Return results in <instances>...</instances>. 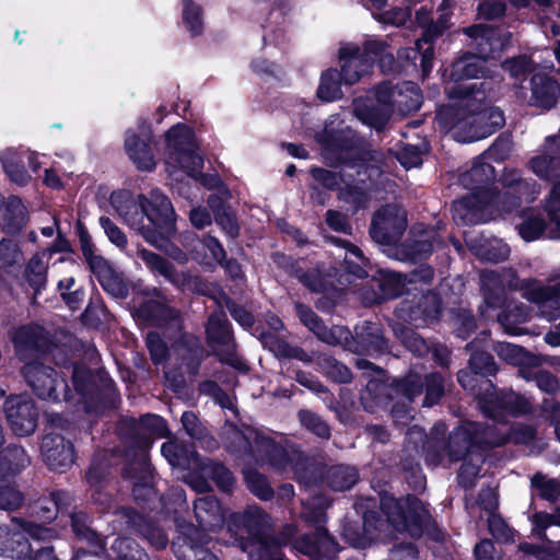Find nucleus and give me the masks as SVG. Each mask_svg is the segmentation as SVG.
<instances>
[{
    "instance_id": "nucleus-48",
    "label": "nucleus",
    "mask_w": 560,
    "mask_h": 560,
    "mask_svg": "<svg viewBox=\"0 0 560 560\" xmlns=\"http://www.w3.org/2000/svg\"><path fill=\"white\" fill-rule=\"evenodd\" d=\"M532 486L535 487L539 495L550 502H556L560 498V481L553 478H547L537 472L532 478Z\"/></svg>"
},
{
    "instance_id": "nucleus-16",
    "label": "nucleus",
    "mask_w": 560,
    "mask_h": 560,
    "mask_svg": "<svg viewBox=\"0 0 560 560\" xmlns=\"http://www.w3.org/2000/svg\"><path fill=\"white\" fill-rule=\"evenodd\" d=\"M424 386L425 397L423 406L431 407L442 398L445 392V380L443 375L439 373L429 374L424 378L418 374L411 373L396 382L395 390L409 401H412L416 396L422 394Z\"/></svg>"
},
{
    "instance_id": "nucleus-24",
    "label": "nucleus",
    "mask_w": 560,
    "mask_h": 560,
    "mask_svg": "<svg viewBox=\"0 0 560 560\" xmlns=\"http://www.w3.org/2000/svg\"><path fill=\"white\" fill-rule=\"evenodd\" d=\"M532 103L540 108L549 109L560 95V85L551 77L535 73L532 78Z\"/></svg>"
},
{
    "instance_id": "nucleus-39",
    "label": "nucleus",
    "mask_w": 560,
    "mask_h": 560,
    "mask_svg": "<svg viewBox=\"0 0 560 560\" xmlns=\"http://www.w3.org/2000/svg\"><path fill=\"white\" fill-rule=\"evenodd\" d=\"M327 483L336 491L350 489L358 481V471L349 466H335L327 471Z\"/></svg>"
},
{
    "instance_id": "nucleus-8",
    "label": "nucleus",
    "mask_w": 560,
    "mask_h": 560,
    "mask_svg": "<svg viewBox=\"0 0 560 560\" xmlns=\"http://www.w3.org/2000/svg\"><path fill=\"white\" fill-rule=\"evenodd\" d=\"M327 505L322 497H315L312 503L304 504L302 515L307 522L316 524L315 534L313 536L304 535L295 541V548L299 551L315 560L327 557L336 550L334 539L323 526Z\"/></svg>"
},
{
    "instance_id": "nucleus-40",
    "label": "nucleus",
    "mask_w": 560,
    "mask_h": 560,
    "mask_svg": "<svg viewBox=\"0 0 560 560\" xmlns=\"http://www.w3.org/2000/svg\"><path fill=\"white\" fill-rule=\"evenodd\" d=\"M58 290L65 303L72 310H78L84 300V291L75 281L73 275L66 276L58 281Z\"/></svg>"
},
{
    "instance_id": "nucleus-49",
    "label": "nucleus",
    "mask_w": 560,
    "mask_h": 560,
    "mask_svg": "<svg viewBox=\"0 0 560 560\" xmlns=\"http://www.w3.org/2000/svg\"><path fill=\"white\" fill-rule=\"evenodd\" d=\"M164 428V421L161 417L155 415H147L142 417L136 425L137 431H143L144 439L142 441V447H148L152 443L151 435L161 434Z\"/></svg>"
},
{
    "instance_id": "nucleus-37",
    "label": "nucleus",
    "mask_w": 560,
    "mask_h": 560,
    "mask_svg": "<svg viewBox=\"0 0 560 560\" xmlns=\"http://www.w3.org/2000/svg\"><path fill=\"white\" fill-rule=\"evenodd\" d=\"M162 455L172 466L186 467L195 459V451L190 445L176 441L165 442L161 447Z\"/></svg>"
},
{
    "instance_id": "nucleus-12",
    "label": "nucleus",
    "mask_w": 560,
    "mask_h": 560,
    "mask_svg": "<svg viewBox=\"0 0 560 560\" xmlns=\"http://www.w3.org/2000/svg\"><path fill=\"white\" fill-rule=\"evenodd\" d=\"M22 374L34 394L42 399L58 400L60 395L67 397V384L58 377L57 372L39 360L27 362Z\"/></svg>"
},
{
    "instance_id": "nucleus-35",
    "label": "nucleus",
    "mask_w": 560,
    "mask_h": 560,
    "mask_svg": "<svg viewBox=\"0 0 560 560\" xmlns=\"http://www.w3.org/2000/svg\"><path fill=\"white\" fill-rule=\"evenodd\" d=\"M49 255L47 253L35 254L28 261L25 276L31 287L38 292L47 281Z\"/></svg>"
},
{
    "instance_id": "nucleus-14",
    "label": "nucleus",
    "mask_w": 560,
    "mask_h": 560,
    "mask_svg": "<svg viewBox=\"0 0 560 560\" xmlns=\"http://www.w3.org/2000/svg\"><path fill=\"white\" fill-rule=\"evenodd\" d=\"M407 228L406 211L397 205L382 207L373 217L370 233L380 244H394Z\"/></svg>"
},
{
    "instance_id": "nucleus-18",
    "label": "nucleus",
    "mask_w": 560,
    "mask_h": 560,
    "mask_svg": "<svg viewBox=\"0 0 560 560\" xmlns=\"http://www.w3.org/2000/svg\"><path fill=\"white\" fill-rule=\"evenodd\" d=\"M4 410L12 431L21 436L32 434L37 425L38 412L34 401L25 396H13L5 400Z\"/></svg>"
},
{
    "instance_id": "nucleus-36",
    "label": "nucleus",
    "mask_w": 560,
    "mask_h": 560,
    "mask_svg": "<svg viewBox=\"0 0 560 560\" xmlns=\"http://www.w3.org/2000/svg\"><path fill=\"white\" fill-rule=\"evenodd\" d=\"M475 254L485 261L500 262L509 257V246L500 240H488L483 244H474V241L468 242Z\"/></svg>"
},
{
    "instance_id": "nucleus-19",
    "label": "nucleus",
    "mask_w": 560,
    "mask_h": 560,
    "mask_svg": "<svg viewBox=\"0 0 560 560\" xmlns=\"http://www.w3.org/2000/svg\"><path fill=\"white\" fill-rule=\"evenodd\" d=\"M151 131L147 125L139 127V131L128 130L125 138V150L129 159L141 171H152L155 167V158L151 148Z\"/></svg>"
},
{
    "instance_id": "nucleus-2",
    "label": "nucleus",
    "mask_w": 560,
    "mask_h": 560,
    "mask_svg": "<svg viewBox=\"0 0 560 560\" xmlns=\"http://www.w3.org/2000/svg\"><path fill=\"white\" fill-rule=\"evenodd\" d=\"M510 152V141L497 140L489 150L478 158L471 168L459 176L460 184L471 194L453 205V218L462 224H475L488 219L487 210L495 200L489 185L495 177L493 166L486 159L503 160Z\"/></svg>"
},
{
    "instance_id": "nucleus-10",
    "label": "nucleus",
    "mask_w": 560,
    "mask_h": 560,
    "mask_svg": "<svg viewBox=\"0 0 560 560\" xmlns=\"http://www.w3.org/2000/svg\"><path fill=\"white\" fill-rule=\"evenodd\" d=\"M549 280L553 283L542 284L538 280L524 279L521 284L513 285L520 288L524 299L537 305L541 317L551 322L560 317V270L553 272Z\"/></svg>"
},
{
    "instance_id": "nucleus-62",
    "label": "nucleus",
    "mask_w": 560,
    "mask_h": 560,
    "mask_svg": "<svg viewBox=\"0 0 560 560\" xmlns=\"http://www.w3.org/2000/svg\"><path fill=\"white\" fill-rule=\"evenodd\" d=\"M147 346L151 355L152 361L155 364L162 363L167 354V348L164 341L161 339L159 334L150 332L147 336Z\"/></svg>"
},
{
    "instance_id": "nucleus-21",
    "label": "nucleus",
    "mask_w": 560,
    "mask_h": 560,
    "mask_svg": "<svg viewBox=\"0 0 560 560\" xmlns=\"http://www.w3.org/2000/svg\"><path fill=\"white\" fill-rule=\"evenodd\" d=\"M16 355L25 364L38 360L44 353L47 338L39 327L25 326L19 328L13 338Z\"/></svg>"
},
{
    "instance_id": "nucleus-58",
    "label": "nucleus",
    "mask_w": 560,
    "mask_h": 560,
    "mask_svg": "<svg viewBox=\"0 0 560 560\" xmlns=\"http://www.w3.org/2000/svg\"><path fill=\"white\" fill-rule=\"evenodd\" d=\"M100 224L103 228L108 240L118 248L124 249L127 246V236L125 233L107 217L100 218Z\"/></svg>"
},
{
    "instance_id": "nucleus-30",
    "label": "nucleus",
    "mask_w": 560,
    "mask_h": 560,
    "mask_svg": "<svg viewBox=\"0 0 560 560\" xmlns=\"http://www.w3.org/2000/svg\"><path fill=\"white\" fill-rule=\"evenodd\" d=\"M494 312H492L493 316L491 318L497 317L505 332L516 336L525 332L518 325L526 322L529 316L526 305L509 303L501 313L494 314Z\"/></svg>"
},
{
    "instance_id": "nucleus-20",
    "label": "nucleus",
    "mask_w": 560,
    "mask_h": 560,
    "mask_svg": "<svg viewBox=\"0 0 560 560\" xmlns=\"http://www.w3.org/2000/svg\"><path fill=\"white\" fill-rule=\"evenodd\" d=\"M351 171V166L343 167L339 174L325 168H313L312 176L316 182L329 189L337 187L341 182L346 183L349 189L341 191V198L346 201H351L354 205V209H358L365 205L368 197L361 189L352 185Z\"/></svg>"
},
{
    "instance_id": "nucleus-43",
    "label": "nucleus",
    "mask_w": 560,
    "mask_h": 560,
    "mask_svg": "<svg viewBox=\"0 0 560 560\" xmlns=\"http://www.w3.org/2000/svg\"><path fill=\"white\" fill-rule=\"evenodd\" d=\"M476 424L479 427L478 432L474 433V441L477 450H479L480 445L494 447L508 442L506 429L500 430L494 425L485 427L479 423Z\"/></svg>"
},
{
    "instance_id": "nucleus-52",
    "label": "nucleus",
    "mask_w": 560,
    "mask_h": 560,
    "mask_svg": "<svg viewBox=\"0 0 560 560\" xmlns=\"http://www.w3.org/2000/svg\"><path fill=\"white\" fill-rule=\"evenodd\" d=\"M301 423L311 432L323 439H328L330 430L327 423L316 413L308 410H301L299 412Z\"/></svg>"
},
{
    "instance_id": "nucleus-13",
    "label": "nucleus",
    "mask_w": 560,
    "mask_h": 560,
    "mask_svg": "<svg viewBox=\"0 0 560 560\" xmlns=\"http://www.w3.org/2000/svg\"><path fill=\"white\" fill-rule=\"evenodd\" d=\"M479 427L475 422H465L456 428L448 438L447 443L443 446L442 453L436 452L433 445L427 453V462L431 465H439L447 457L450 462H458L466 455L477 450L474 441V433H477Z\"/></svg>"
},
{
    "instance_id": "nucleus-46",
    "label": "nucleus",
    "mask_w": 560,
    "mask_h": 560,
    "mask_svg": "<svg viewBox=\"0 0 560 560\" xmlns=\"http://www.w3.org/2000/svg\"><path fill=\"white\" fill-rule=\"evenodd\" d=\"M494 351L499 358L512 365H522L530 361V355L516 345L498 342L494 346Z\"/></svg>"
},
{
    "instance_id": "nucleus-42",
    "label": "nucleus",
    "mask_w": 560,
    "mask_h": 560,
    "mask_svg": "<svg viewBox=\"0 0 560 560\" xmlns=\"http://www.w3.org/2000/svg\"><path fill=\"white\" fill-rule=\"evenodd\" d=\"M319 370L336 383H348L351 381L350 370L332 357L323 354L317 358Z\"/></svg>"
},
{
    "instance_id": "nucleus-32",
    "label": "nucleus",
    "mask_w": 560,
    "mask_h": 560,
    "mask_svg": "<svg viewBox=\"0 0 560 560\" xmlns=\"http://www.w3.org/2000/svg\"><path fill=\"white\" fill-rule=\"evenodd\" d=\"M1 162L4 172L13 183L24 186L30 182L31 176L24 167L21 153L13 149H7L1 154Z\"/></svg>"
},
{
    "instance_id": "nucleus-4",
    "label": "nucleus",
    "mask_w": 560,
    "mask_h": 560,
    "mask_svg": "<svg viewBox=\"0 0 560 560\" xmlns=\"http://www.w3.org/2000/svg\"><path fill=\"white\" fill-rule=\"evenodd\" d=\"M376 105L370 100L357 98L353 103L354 115L363 124L377 130L382 129L394 112L406 115L420 108L422 95L412 82L392 85L383 82L374 92Z\"/></svg>"
},
{
    "instance_id": "nucleus-9",
    "label": "nucleus",
    "mask_w": 560,
    "mask_h": 560,
    "mask_svg": "<svg viewBox=\"0 0 560 560\" xmlns=\"http://www.w3.org/2000/svg\"><path fill=\"white\" fill-rule=\"evenodd\" d=\"M27 535L37 540H50L56 533L51 528L14 517L10 525L0 524V551L9 552L12 557L26 556L31 551Z\"/></svg>"
},
{
    "instance_id": "nucleus-26",
    "label": "nucleus",
    "mask_w": 560,
    "mask_h": 560,
    "mask_svg": "<svg viewBox=\"0 0 560 560\" xmlns=\"http://www.w3.org/2000/svg\"><path fill=\"white\" fill-rule=\"evenodd\" d=\"M463 32L471 39L470 45L478 50V57L487 60L497 50L502 49L503 45L497 39L495 30L487 25H471L465 27Z\"/></svg>"
},
{
    "instance_id": "nucleus-5",
    "label": "nucleus",
    "mask_w": 560,
    "mask_h": 560,
    "mask_svg": "<svg viewBox=\"0 0 560 560\" xmlns=\"http://www.w3.org/2000/svg\"><path fill=\"white\" fill-rule=\"evenodd\" d=\"M270 527L269 515L256 505L233 513L228 521L229 532L249 560H282L280 544L268 536Z\"/></svg>"
},
{
    "instance_id": "nucleus-31",
    "label": "nucleus",
    "mask_w": 560,
    "mask_h": 560,
    "mask_svg": "<svg viewBox=\"0 0 560 560\" xmlns=\"http://www.w3.org/2000/svg\"><path fill=\"white\" fill-rule=\"evenodd\" d=\"M501 182L504 187L517 194V200L524 199L530 202L538 194L537 186L534 182L522 179L520 173L515 170H505L502 174Z\"/></svg>"
},
{
    "instance_id": "nucleus-1",
    "label": "nucleus",
    "mask_w": 560,
    "mask_h": 560,
    "mask_svg": "<svg viewBox=\"0 0 560 560\" xmlns=\"http://www.w3.org/2000/svg\"><path fill=\"white\" fill-rule=\"evenodd\" d=\"M485 82L447 86L452 103L442 107L436 120L444 131H453L459 142H472L490 136L504 124L498 108L486 107Z\"/></svg>"
},
{
    "instance_id": "nucleus-38",
    "label": "nucleus",
    "mask_w": 560,
    "mask_h": 560,
    "mask_svg": "<svg viewBox=\"0 0 560 560\" xmlns=\"http://www.w3.org/2000/svg\"><path fill=\"white\" fill-rule=\"evenodd\" d=\"M3 210L2 219L10 232H16L22 229L26 221V209L22 201L16 197H10L1 205Z\"/></svg>"
},
{
    "instance_id": "nucleus-50",
    "label": "nucleus",
    "mask_w": 560,
    "mask_h": 560,
    "mask_svg": "<svg viewBox=\"0 0 560 560\" xmlns=\"http://www.w3.org/2000/svg\"><path fill=\"white\" fill-rule=\"evenodd\" d=\"M244 478L248 489L258 498L262 500L270 499L273 491L268 483L267 479L259 472L248 469L244 471Z\"/></svg>"
},
{
    "instance_id": "nucleus-25",
    "label": "nucleus",
    "mask_w": 560,
    "mask_h": 560,
    "mask_svg": "<svg viewBox=\"0 0 560 560\" xmlns=\"http://www.w3.org/2000/svg\"><path fill=\"white\" fill-rule=\"evenodd\" d=\"M138 256L143 260L151 272L162 276L174 285L183 287L188 281V276L185 272L177 271L174 266L162 256L144 248L138 250Z\"/></svg>"
},
{
    "instance_id": "nucleus-34",
    "label": "nucleus",
    "mask_w": 560,
    "mask_h": 560,
    "mask_svg": "<svg viewBox=\"0 0 560 560\" xmlns=\"http://www.w3.org/2000/svg\"><path fill=\"white\" fill-rule=\"evenodd\" d=\"M30 457L21 446L11 445L0 456V476L15 474L30 465Z\"/></svg>"
},
{
    "instance_id": "nucleus-23",
    "label": "nucleus",
    "mask_w": 560,
    "mask_h": 560,
    "mask_svg": "<svg viewBox=\"0 0 560 560\" xmlns=\"http://www.w3.org/2000/svg\"><path fill=\"white\" fill-rule=\"evenodd\" d=\"M42 453L46 464L55 470H62L73 463L72 444L54 431L44 436Z\"/></svg>"
},
{
    "instance_id": "nucleus-15",
    "label": "nucleus",
    "mask_w": 560,
    "mask_h": 560,
    "mask_svg": "<svg viewBox=\"0 0 560 560\" xmlns=\"http://www.w3.org/2000/svg\"><path fill=\"white\" fill-rule=\"evenodd\" d=\"M481 287L483 291V303L480 305V314L489 319L493 316L492 312L504 306V287L520 290L513 284H521L524 280H520L512 272L499 275L493 270H483L481 272Z\"/></svg>"
},
{
    "instance_id": "nucleus-54",
    "label": "nucleus",
    "mask_w": 560,
    "mask_h": 560,
    "mask_svg": "<svg viewBox=\"0 0 560 560\" xmlns=\"http://www.w3.org/2000/svg\"><path fill=\"white\" fill-rule=\"evenodd\" d=\"M183 19L191 35L196 36L201 33L202 21L200 8L194 4L190 0L184 1Z\"/></svg>"
},
{
    "instance_id": "nucleus-33",
    "label": "nucleus",
    "mask_w": 560,
    "mask_h": 560,
    "mask_svg": "<svg viewBox=\"0 0 560 560\" xmlns=\"http://www.w3.org/2000/svg\"><path fill=\"white\" fill-rule=\"evenodd\" d=\"M331 242L346 249L345 264L348 272L362 278L366 275L365 266L368 259L364 257L362 250L350 242L341 238L331 237Z\"/></svg>"
},
{
    "instance_id": "nucleus-55",
    "label": "nucleus",
    "mask_w": 560,
    "mask_h": 560,
    "mask_svg": "<svg viewBox=\"0 0 560 560\" xmlns=\"http://www.w3.org/2000/svg\"><path fill=\"white\" fill-rule=\"evenodd\" d=\"M511 399H512V397L509 398V400H499V398L497 396L493 397V395L491 394L490 398L488 400H485L481 408H482L483 412L489 417L494 416V411L497 408L508 409L512 412H521L526 409L527 402L523 398L515 397V400H517V404H518L517 408H513V407L509 406V402Z\"/></svg>"
},
{
    "instance_id": "nucleus-59",
    "label": "nucleus",
    "mask_w": 560,
    "mask_h": 560,
    "mask_svg": "<svg viewBox=\"0 0 560 560\" xmlns=\"http://www.w3.org/2000/svg\"><path fill=\"white\" fill-rule=\"evenodd\" d=\"M478 15L485 20L501 18L506 10L503 0H482L478 4Z\"/></svg>"
},
{
    "instance_id": "nucleus-63",
    "label": "nucleus",
    "mask_w": 560,
    "mask_h": 560,
    "mask_svg": "<svg viewBox=\"0 0 560 560\" xmlns=\"http://www.w3.org/2000/svg\"><path fill=\"white\" fill-rule=\"evenodd\" d=\"M69 501V495L66 492L58 491L51 494V501L47 505H42L40 510L43 514L40 517L44 520H52L56 513L59 512Z\"/></svg>"
},
{
    "instance_id": "nucleus-51",
    "label": "nucleus",
    "mask_w": 560,
    "mask_h": 560,
    "mask_svg": "<svg viewBox=\"0 0 560 560\" xmlns=\"http://www.w3.org/2000/svg\"><path fill=\"white\" fill-rule=\"evenodd\" d=\"M463 459L464 463L460 467L459 478L467 486L478 476L480 465L483 463V455L478 450H475Z\"/></svg>"
},
{
    "instance_id": "nucleus-11",
    "label": "nucleus",
    "mask_w": 560,
    "mask_h": 560,
    "mask_svg": "<svg viewBox=\"0 0 560 560\" xmlns=\"http://www.w3.org/2000/svg\"><path fill=\"white\" fill-rule=\"evenodd\" d=\"M381 50H383V45L377 40L366 42L363 48L353 44L340 48L341 80L346 84L357 83L372 68L373 58L371 55H377Z\"/></svg>"
},
{
    "instance_id": "nucleus-61",
    "label": "nucleus",
    "mask_w": 560,
    "mask_h": 560,
    "mask_svg": "<svg viewBox=\"0 0 560 560\" xmlns=\"http://www.w3.org/2000/svg\"><path fill=\"white\" fill-rule=\"evenodd\" d=\"M423 150L418 145L405 144L398 152L399 162L406 167H416L422 162Z\"/></svg>"
},
{
    "instance_id": "nucleus-45",
    "label": "nucleus",
    "mask_w": 560,
    "mask_h": 560,
    "mask_svg": "<svg viewBox=\"0 0 560 560\" xmlns=\"http://www.w3.org/2000/svg\"><path fill=\"white\" fill-rule=\"evenodd\" d=\"M319 340L331 346H348L351 332L343 326L326 327L324 323L314 332Z\"/></svg>"
},
{
    "instance_id": "nucleus-29",
    "label": "nucleus",
    "mask_w": 560,
    "mask_h": 560,
    "mask_svg": "<svg viewBox=\"0 0 560 560\" xmlns=\"http://www.w3.org/2000/svg\"><path fill=\"white\" fill-rule=\"evenodd\" d=\"M355 340L361 350L381 352L386 349V341L381 326L376 323L364 322L355 326Z\"/></svg>"
},
{
    "instance_id": "nucleus-27",
    "label": "nucleus",
    "mask_w": 560,
    "mask_h": 560,
    "mask_svg": "<svg viewBox=\"0 0 560 560\" xmlns=\"http://www.w3.org/2000/svg\"><path fill=\"white\" fill-rule=\"evenodd\" d=\"M194 512L202 532H212L223 524L221 506L213 497H203L196 500Z\"/></svg>"
},
{
    "instance_id": "nucleus-57",
    "label": "nucleus",
    "mask_w": 560,
    "mask_h": 560,
    "mask_svg": "<svg viewBox=\"0 0 560 560\" xmlns=\"http://www.w3.org/2000/svg\"><path fill=\"white\" fill-rule=\"evenodd\" d=\"M503 69L516 80L523 79L532 69V61L526 56H518L503 62Z\"/></svg>"
},
{
    "instance_id": "nucleus-44",
    "label": "nucleus",
    "mask_w": 560,
    "mask_h": 560,
    "mask_svg": "<svg viewBox=\"0 0 560 560\" xmlns=\"http://www.w3.org/2000/svg\"><path fill=\"white\" fill-rule=\"evenodd\" d=\"M339 78L341 75L336 69L325 71L317 91L318 97L326 102L339 98L341 96Z\"/></svg>"
},
{
    "instance_id": "nucleus-7",
    "label": "nucleus",
    "mask_w": 560,
    "mask_h": 560,
    "mask_svg": "<svg viewBox=\"0 0 560 560\" xmlns=\"http://www.w3.org/2000/svg\"><path fill=\"white\" fill-rule=\"evenodd\" d=\"M165 139L166 164L174 168H182L189 176L199 174L203 166V159L191 129L186 125H177L166 132Z\"/></svg>"
},
{
    "instance_id": "nucleus-28",
    "label": "nucleus",
    "mask_w": 560,
    "mask_h": 560,
    "mask_svg": "<svg viewBox=\"0 0 560 560\" xmlns=\"http://www.w3.org/2000/svg\"><path fill=\"white\" fill-rule=\"evenodd\" d=\"M486 73V59L477 55L466 54L453 62L451 77L456 81L455 85L469 83L467 80L478 78ZM454 86V84L452 85Z\"/></svg>"
},
{
    "instance_id": "nucleus-64",
    "label": "nucleus",
    "mask_w": 560,
    "mask_h": 560,
    "mask_svg": "<svg viewBox=\"0 0 560 560\" xmlns=\"http://www.w3.org/2000/svg\"><path fill=\"white\" fill-rule=\"evenodd\" d=\"M211 478L222 491L230 492L234 486L232 472L222 465L215 464L211 468Z\"/></svg>"
},
{
    "instance_id": "nucleus-56",
    "label": "nucleus",
    "mask_w": 560,
    "mask_h": 560,
    "mask_svg": "<svg viewBox=\"0 0 560 560\" xmlns=\"http://www.w3.org/2000/svg\"><path fill=\"white\" fill-rule=\"evenodd\" d=\"M138 530L154 548L162 549L166 547L168 539L161 528L141 520V523L138 525Z\"/></svg>"
},
{
    "instance_id": "nucleus-3",
    "label": "nucleus",
    "mask_w": 560,
    "mask_h": 560,
    "mask_svg": "<svg viewBox=\"0 0 560 560\" xmlns=\"http://www.w3.org/2000/svg\"><path fill=\"white\" fill-rule=\"evenodd\" d=\"M112 205L122 220L138 231L153 246H162L161 233L173 231L174 209L168 198L159 190H152L150 197L133 196L129 191L115 192Z\"/></svg>"
},
{
    "instance_id": "nucleus-41",
    "label": "nucleus",
    "mask_w": 560,
    "mask_h": 560,
    "mask_svg": "<svg viewBox=\"0 0 560 560\" xmlns=\"http://www.w3.org/2000/svg\"><path fill=\"white\" fill-rule=\"evenodd\" d=\"M139 312L148 319H152L159 324L176 320L179 316L178 312L160 302V301H147L140 305Z\"/></svg>"
},
{
    "instance_id": "nucleus-22",
    "label": "nucleus",
    "mask_w": 560,
    "mask_h": 560,
    "mask_svg": "<svg viewBox=\"0 0 560 560\" xmlns=\"http://www.w3.org/2000/svg\"><path fill=\"white\" fill-rule=\"evenodd\" d=\"M529 167L541 179L558 178L560 176V137L547 138L542 152L529 161Z\"/></svg>"
},
{
    "instance_id": "nucleus-47",
    "label": "nucleus",
    "mask_w": 560,
    "mask_h": 560,
    "mask_svg": "<svg viewBox=\"0 0 560 560\" xmlns=\"http://www.w3.org/2000/svg\"><path fill=\"white\" fill-rule=\"evenodd\" d=\"M545 229V221L533 212L526 213L522 223L517 225L520 235L526 242H532L539 238Z\"/></svg>"
},
{
    "instance_id": "nucleus-53",
    "label": "nucleus",
    "mask_w": 560,
    "mask_h": 560,
    "mask_svg": "<svg viewBox=\"0 0 560 560\" xmlns=\"http://www.w3.org/2000/svg\"><path fill=\"white\" fill-rule=\"evenodd\" d=\"M469 366L475 374L493 375L497 372L495 362L487 352H474L469 360Z\"/></svg>"
},
{
    "instance_id": "nucleus-60",
    "label": "nucleus",
    "mask_w": 560,
    "mask_h": 560,
    "mask_svg": "<svg viewBox=\"0 0 560 560\" xmlns=\"http://www.w3.org/2000/svg\"><path fill=\"white\" fill-rule=\"evenodd\" d=\"M23 494L13 487H0V510L13 511L23 503Z\"/></svg>"
},
{
    "instance_id": "nucleus-6",
    "label": "nucleus",
    "mask_w": 560,
    "mask_h": 560,
    "mask_svg": "<svg viewBox=\"0 0 560 560\" xmlns=\"http://www.w3.org/2000/svg\"><path fill=\"white\" fill-rule=\"evenodd\" d=\"M231 443L236 452L252 455L257 462L269 463L279 471H298L301 454L276 444L253 428L231 430Z\"/></svg>"
},
{
    "instance_id": "nucleus-17",
    "label": "nucleus",
    "mask_w": 560,
    "mask_h": 560,
    "mask_svg": "<svg viewBox=\"0 0 560 560\" xmlns=\"http://www.w3.org/2000/svg\"><path fill=\"white\" fill-rule=\"evenodd\" d=\"M206 332L208 341L215 347L222 362L238 370L245 369V363L235 353L229 322L223 312H215L209 317Z\"/></svg>"
}]
</instances>
